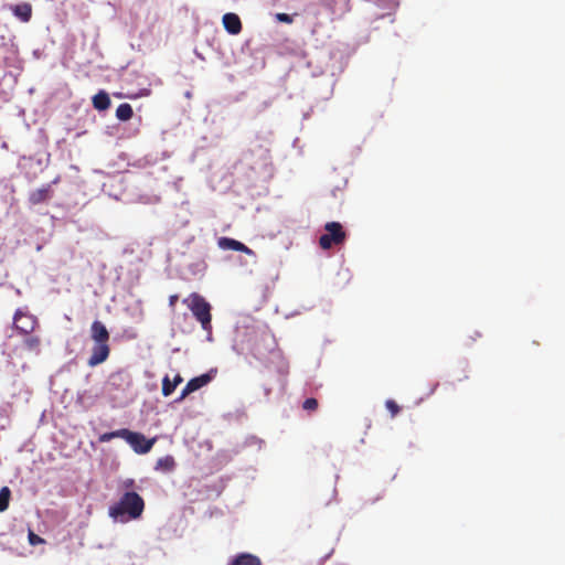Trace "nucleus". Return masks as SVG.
Returning a JSON list of instances; mask_svg holds the SVG:
<instances>
[{
    "instance_id": "obj_1",
    "label": "nucleus",
    "mask_w": 565,
    "mask_h": 565,
    "mask_svg": "<svg viewBox=\"0 0 565 565\" xmlns=\"http://www.w3.org/2000/svg\"><path fill=\"white\" fill-rule=\"evenodd\" d=\"M143 499L135 491L125 492L118 502L109 507L108 514L116 521L128 522L141 516Z\"/></svg>"
},
{
    "instance_id": "obj_2",
    "label": "nucleus",
    "mask_w": 565,
    "mask_h": 565,
    "mask_svg": "<svg viewBox=\"0 0 565 565\" xmlns=\"http://www.w3.org/2000/svg\"><path fill=\"white\" fill-rule=\"evenodd\" d=\"M114 438H122L130 445L136 454L140 455L148 454L156 443V438L148 439L143 434L131 431L127 428L104 433L99 436L98 440L100 443H108Z\"/></svg>"
},
{
    "instance_id": "obj_3",
    "label": "nucleus",
    "mask_w": 565,
    "mask_h": 565,
    "mask_svg": "<svg viewBox=\"0 0 565 565\" xmlns=\"http://www.w3.org/2000/svg\"><path fill=\"white\" fill-rule=\"evenodd\" d=\"M183 303L188 306L194 318L201 323L204 331L212 330L211 305L198 292H192L183 299Z\"/></svg>"
},
{
    "instance_id": "obj_4",
    "label": "nucleus",
    "mask_w": 565,
    "mask_h": 565,
    "mask_svg": "<svg viewBox=\"0 0 565 565\" xmlns=\"http://www.w3.org/2000/svg\"><path fill=\"white\" fill-rule=\"evenodd\" d=\"M326 234L319 238V245L322 249H330L333 245L342 244L347 234L339 222H329L324 225Z\"/></svg>"
},
{
    "instance_id": "obj_5",
    "label": "nucleus",
    "mask_w": 565,
    "mask_h": 565,
    "mask_svg": "<svg viewBox=\"0 0 565 565\" xmlns=\"http://www.w3.org/2000/svg\"><path fill=\"white\" fill-rule=\"evenodd\" d=\"M39 324L35 316L23 309H17L13 316L14 329L23 335L32 333Z\"/></svg>"
},
{
    "instance_id": "obj_6",
    "label": "nucleus",
    "mask_w": 565,
    "mask_h": 565,
    "mask_svg": "<svg viewBox=\"0 0 565 565\" xmlns=\"http://www.w3.org/2000/svg\"><path fill=\"white\" fill-rule=\"evenodd\" d=\"M217 246H218V248H221L223 250L241 252V253H244V254L249 255V256H254L255 255L254 250L250 249L245 244H243L242 242L236 241V239L231 238V237H226V236L220 237L217 239Z\"/></svg>"
},
{
    "instance_id": "obj_7",
    "label": "nucleus",
    "mask_w": 565,
    "mask_h": 565,
    "mask_svg": "<svg viewBox=\"0 0 565 565\" xmlns=\"http://www.w3.org/2000/svg\"><path fill=\"white\" fill-rule=\"evenodd\" d=\"M110 353V348L108 343H95L92 349V354L88 359L89 366H96L105 362Z\"/></svg>"
},
{
    "instance_id": "obj_8",
    "label": "nucleus",
    "mask_w": 565,
    "mask_h": 565,
    "mask_svg": "<svg viewBox=\"0 0 565 565\" xmlns=\"http://www.w3.org/2000/svg\"><path fill=\"white\" fill-rule=\"evenodd\" d=\"M53 195V190L51 184H45L40 189L32 191L29 194V203L32 205H39L49 201Z\"/></svg>"
},
{
    "instance_id": "obj_9",
    "label": "nucleus",
    "mask_w": 565,
    "mask_h": 565,
    "mask_svg": "<svg viewBox=\"0 0 565 565\" xmlns=\"http://www.w3.org/2000/svg\"><path fill=\"white\" fill-rule=\"evenodd\" d=\"M224 29L232 35H237L242 31V21L236 13H225L222 18Z\"/></svg>"
},
{
    "instance_id": "obj_10",
    "label": "nucleus",
    "mask_w": 565,
    "mask_h": 565,
    "mask_svg": "<svg viewBox=\"0 0 565 565\" xmlns=\"http://www.w3.org/2000/svg\"><path fill=\"white\" fill-rule=\"evenodd\" d=\"M90 338L94 343H108L109 332L103 322L96 320L92 323Z\"/></svg>"
},
{
    "instance_id": "obj_11",
    "label": "nucleus",
    "mask_w": 565,
    "mask_h": 565,
    "mask_svg": "<svg viewBox=\"0 0 565 565\" xmlns=\"http://www.w3.org/2000/svg\"><path fill=\"white\" fill-rule=\"evenodd\" d=\"M230 565H262V561L250 553H241L232 559Z\"/></svg>"
},
{
    "instance_id": "obj_12",
    "label": "nucleus",
    "mask_w": 565,
    "mask_h": 565,
    "mask_svg": "<svg viewBox=\"0 0 565 565\" xmlns=\"http://www.w3.org/2000/svg\"><path fill=\"white\" fill-rule=\"evenodd\" d=\"M93 106L99 111L107 110L110 107V98L105 90L98 92L93 96Z\"/></svg>"
},
{
    "instance_id": "obj_13",
    "label": "nucleus",
    "mask_w": 565,
    "mask_h": 565,
    "mask_svg": "<svg viewBox=\"0 0 565 565\" xmlns=\"http://www.w3.org/2000/svg\"><path fill=\"white\" fill-rule=\"evenodd\" d=\"M13 13L23 22H29L32 15V7L30 3L17 4L13 8Z\"/></svg>"
},
{
    "instance_id": "obj_14",
    "label": "nucleus",
    "mask_w": 565,
    "mask_h": 565,
    "mask_svg": "<svg viewBox=\"0 0 565 565\" xmlns=\"http://www.w3.org/2000/svg\"><path fill=\"white\" fill-rule=\"evenodd\" d=\"M175 468V460L172 456L168 455L158 459L156 470L163 472H171Z\"/></svg>"
},
{
    "instance_id": "obj_15",
    "label": "nucleus",
    "mask_w": 565,
    "mask_h": 565,
    "mask_svg": "<svg viewBox=\"0 0 565 565\" xmlns=\"http://www.w3.org/2000/svg\"><path fill=\"white\" fill-rule=\"evenodd\" d=\"M211 381V376L209 374H202L200 376L191 379L186 386L193 393L201 387L205 386Z\"/></svg>"
},
{
    "instance_id": "obj_16",
    "label": "nucleus",
    "mask_w": 565,
    "mask_h": 565,
    "mask_svg": "<svg viewBox=\"0 0 565 565\" xmlns=\"http://www.w3.org/2000/svg\"><path fill=\"white\" fill-rule=\"evenodd\" d=\"M134 116V110L130 104H120L116 109V117L121 121H127Z\"/></svg>"
},
{
    "instance_id": "obj_17",
    "label": "nucleus",
    "mask_w": 565,
    "mask_h": 565,
    "mask_svg": "<svg viewBox=\"0 0 565 565\" xmlns=\"http://www.w3.org/2000/svg\"><path fill=\"white\" fill-rule=\"evenodd\" d=\"M11 491L8 487H3L0 489V512H3L8 509Z\"/></svg>"
},
{
    "instance_id": "obj_18",
    "label": "nucleus",
    "mask_w": 565,
    "mask_h": 565,
    "mask_svg": "<svg viewBox=\"0 0 565 565\" xmlns=\"http://www.w3.org/2000/svg\"><path fill=\"white\" fill-rule=\"evenodd\" d=\"M175 385L171 382L169 375H166L163 379H162V388H161V392H162V395L164 397H168L170 396L174 390H175Z\"/></svg>"
},
{
    "instance_id": "obj_19",
    "label": "nucleus",
    "mask_w": 565,
    "mask_h": 565,
    "mask_svg": "<svg viewBox=\"0 0 565 565\" xmlns=\"http://www.w3.org/2000/svg\"><path fill=\"white\" fill-rule=\"evenodd\" d=\"M332 2H334V0H329L328 6L332 14L337 15L338 18H342L347 12L350 11V0H344L343 8L340 10V12H337L335 8L331 6Z\"/></svg>"
},
{
    "instance_id": "obj_20",
    "label": "nucleus",
    "mask_w": 565,
    "mask_h": 565,
    "mask_svg": "<svg viewBox=\"0 0 565 565\" xmlns=\"http://www.w3.org/2000/svg\"><path fill=\"white\" fill-rule=\"evenodd\" d=\"M318 406H319V403L316 398L313 397H310V398H307L305 399V402L302 403V408L307 412H315L318 409Z\"/></svg>"
},
{
    "instance_id": "obj_21",
    "label": "nucleus",
    "mask_w": 565,
    "mask_h": 565,
    "mask_svg": "<svg viewBox=\"0 0 565 565\" xmlns=\"http://www.w3.org/2000/svg\"><path fill=\"white\" fill-rule=\"evenodd\" d=\"M385 406H386L387 411L391 413L392 417H395L401 411L397 403L393 399H387L385 403Z\"/></svg>"
},
{
    "instance_id": "obj_22",
    "label": "nucleus",
    "mask_w": 565,
    "mask_h": 565,
    "mask_svg": "<svg viewBox=\"0 0 565 565\" xmlns=\"http://www.w3.org/2000/svg\"><path fill=\"white\" fill-rule=\"evenodd\" d=\"M28 539L29 543L33 546L44 543V540L32 531L29 532Z\"/></svg>"
},
{
    "instance_id": "obj_23",
    "label": "nucleus",
    "mask_w": 565,
    "mask_h": 565,
    "mask_svg": "<svg viewBox=\"0 0 565 565\" xmlns=\"http://www.w3.org/2000/svg\"><path fill=\"white\" fill-rule=\"evenodd\" d=\"M276 19L279 22H284V23H288V24L292 23V21H294L292 17L287 13H277Z\"/></svg>"
},
{
    "instance_id": "obj_24",
    "label": "nucleus",
    "mask_w": 565,
    "mask_h": 565,
    "mask_svg": "<svg viewBox=\"0 0 565 565\" xmlns=\"http://www.w3.org/2000/svg\"><path fill=\"white\" fill-rule=\"evenodd\" d=\"M25 343L31 349L36 348L40 344V339L38 337H31V338L26 339Z\"/></svg>"
},
{
    "instance_id": "obj_25",
    "label": "nucleus",
    "mask_w": 565,
    "mask_h": 565,
    "mask_svg": "<svg viewBox=\"0 0 565 565\" xmlns=\"http://www.w3.org/2000/svg\"><path fill=\"white\" fill-rule=\"evenodd\" d=\"M192 392L188 388V386L185 385L180 394V396L177 398L175 402H181L183 401L186 396H189Z\"/></svg>"
},
{
    "instance_id": "obj_26",
    "label": "nucleus",
    "mask_w": 565,
    "mask_h": 565,
    "mask_svg": "<svg viewBox=\"0 0 565 565\" xmlns=\"http://www.w3.org/2000/svg\"><path fill=\"white\" fill-rule=\"evenodd\" d=\"M178 299H179L178 295H171L169 297V306L173 308L175 306V302L178 301Z\"/></svg>"
},
{
    "instance_id": "obj_27",
    "label": "nucleus",
    "mask_w": 565,
    "mask_h": 565,
    "mask_svg": "<svg viewBox=\"0 0 565 565\" xmlns=\"http://www.w3.org/2000/svg\"><path fill=\"white\" fill-rule=\"evenodd\" d=\"M175 386H178L179 384H181L183 382V379L180 374H177L173 379V381H171Z\"/></svg>"
},
{
    "instance_id": "obj_28",
    "label": "nucleus",
    "mask_w": 565,
    "mask_h": 565,
    "mask_svg": "<svg viewBox=\"0 0 565 565\" xmlns=\"http://www.w3.org/2000/svg\"><path fill=\"white\" fill-rule=\"evenodd\" d=\"M270 392H271V390H270V388H265V394H266V395H269V394H270Z\"/></svg>"
},
{
    "instance_id": "obj_29",
    "label": "nucleus",
    "mask_w": 565,
    "mask_h": 565,
    "mask_svg": "<svg viewBox=\"0 0 565 565\" xmlns=\"http://www.w3.org/2000/svg\"><path fill=\"white\" fill-rule=\"evenodd\" d=\"M58 182V178H56L52 183H57Z\"/></svg>"
}]
</instances>
